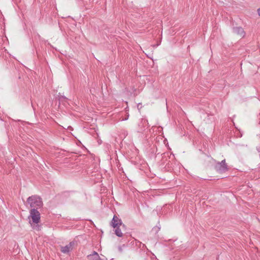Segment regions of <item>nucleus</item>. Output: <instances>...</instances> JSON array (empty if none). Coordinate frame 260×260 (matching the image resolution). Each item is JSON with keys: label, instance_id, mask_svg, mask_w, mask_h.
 Instances as JSON below:
<instances>
[{"label": "nucleus", "instance_id": "0eeeda50", "mask_svg": "<svg viewBox=\"0 0 260 260\" xmlns=\"http://www.w3.org/2000/svg\"><path fill=\"white\" fill-rule=\"evenodd\" d=\"M88 258L89 260H102L96 252H93L92 254L88 255Z\"/></svg>", "mask_w": 260, "mask_h": 260}, {"label": "nucleus", "instance_id": "6e6552de", "mask_svg": "<svg viewBox=\"0 0 260 260\" xmlns=\"http://www.w3.org/2000/svg\"><path fill=\"white\" fill-rule=\"evenodd\" d=\"M115 233L118 237H122L123 235L121 230L119 228V226L116 228V229L115 230Z\"/></svg>", "mask_w": 260, "mask_h": 260}, {"label": "nucleus", "instance_id": "f8f14e48", "mask_svg": "<svg viewBox=\"0 0 260 260\" xmlns=\"http://www.w3.org/2000/svg\"><path fill=\"white\" fill-rule=\"evenodd\" d=\"M127 119H128V117H125V119H124V120H127Z\"/></svg>", "mask_w": 260, "mask_h": 260}, {"label": "nucleus", "instance_id": "f257e3e1", "mask_svg": "<svg viewBox=\"0 0 260 260\" xmlns=\"http://www.w3.org/2000/svg\"><path fill=\"white\" fill-rule=\"evenodd\" d=\"M29 217L31 219L29 223L32 228L37 230H39L40 226L38 225V223L40 221V212L36 209H32L30 211Z\"/></svg>", "mask_w": 260, "mask_h": 260}, {"label": "nucleus", "instance_id": "39448f33", "mask_svg": "<svg viewBox=\"0 0 260 260\" xmlns=\"http://www.w3.org/2000/svg\"><path fill=\"white\" fill-rule=\"evenodd\" d=\"M121 224L122 222L121 219H120L117 216L114 215L112 220V226L114 228H116L121 225Z\"/></svg>", "mask_w": 260, "mask_h": 260}, {"label": "nucleus", "instance_id": "7ed1b4c3", "mask_svg": "<svg viewBox=\"0 0 260 260\" xmlns=\"http://www.w3.org/2000/svg\"><path fill=\"white\" fill-rule=\"evenodd\" d=\"M215 169L219 173H223L228 170V167L225 164V160L217 162L215 165Z\"/></svg>", "mask_w": 260, "mask_h": 260}, {"label": "nucleus", "instance_id": "423d86ee", "mask_svg": "<svg viewBox=\"0 0 260 260\" xmlns=\"http://www.w3.org/2000/svg\"><path fill=\"white\" fill-rule=\"evenodd\" d=\"M233 31L235 34L239 37L243 38L245 36V33L241 27H236L233 28Z\"/></svg>", "mask_w": 260, "mask_h": 260}, {"label": "nucleus", "instance_id": "9d476101", "mask_svg": "<svg viewBox=\"0 0 260 260\" xmlns=\"http://www.w3.org/2000/svg\"><path fill=\"white\" fill-rule=\"evenodd\" d=\"M258 15L260 16V8L257 10Z\"/></svg>", "mask_w": 260, "mask_h": 260}, {"label": "nucleus", "instance_id": "1a4fd4ad", "mask_svg": "<svg viewBox=\"0 0 260 260\" xmlns=\"http://www.w3.org/2000/svg\"><path fill=\"white\" fill-rule=\"evenodd\" d=\"M125 245H123L122 246H120L118 247V250L120 252H122V247H124Z\"/></svg>", "mask_w": 260, "mask_h": 260}, {"label": "nucleus", "instance_id": "f03ea898", "mask_svg": "<svg viewBox=\"0 0 260 260\" xmlns=\"http://www.w3.org/2000/svg\"><path fill=\"white\" fill-rule=\"evenodd\" d=\"M28 204L32 209L35 208H40L43 205V202L40 197L37 196H32L29 197L27 200Z\"/></svg>", "mask_w": 260, "mask_h": 260}, {"label": "nucleus", "instance_id": "9b49d317", "mask_svg": "<svg viewBox=\"0 0 260 260\" xmlns=\"http://www.w3.org/2000/svg\"><path fill=\"white\" fill-rule=\"evenodd\" d=\"M127 119H128V117H125V119H124V120H127Z\"/></svg>", "mask_w": 260, "mask_h": 260}, {"label": "nucleus", "instance_id": "20e7f679", "mask_svg": "<svg viewBox=\"0 0 260 260\" xmlns=\"http://www.w3.org/2000/svg\"><path fill=\"white\" fill-rule=\"evenodd\" d=\"M75 242H71L68 245L64 246H61L60 248L61 251L63 253H68L70 251H72L74 247Z\"/></svg>", "mask_w": 260, "mask_h": 260}]
</instances>
